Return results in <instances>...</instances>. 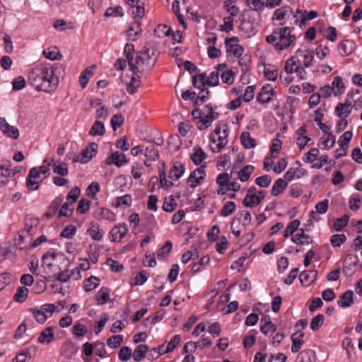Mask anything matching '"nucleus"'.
I'll return each instance as SVG.
<instances>
[{
    "label": "nucleus",
    "mask_w": 362,
    "mask_h": 362,
    "mask_svg": "<svg viewBox=\"0 0 362 362\" xmlns=\"http://www.w3.org/2000/svg\"><path fill=\"white\" fill-rule=\"evenodd\" d=\"M64 74V68L60 64L39 65L28 74V81L38 91L52 92L59 83V78Z\"/></svg>",
    "instance_id": "nucleus-1"
},
{
    "label": "nucleus",
    "mask_w": 362,
    "mask_h": 362,
    "mask_svg": "<svg viewBox=\"0 0 362 362\" xmlns=\"http://www.w3.org/2000/svg\"><path fill=\"white\" fill-rule=\"evenodd\" d=\"M296 40V37L291 34V29L288 26L274 28L272 34L266 37V42L278 51L287 49Z\"/></svg>",
    "instance_id": "nucleus-2"
},
{
    "label": "nucleus",
    "mask_w": 362,
    "mask_h": 362,
    "mask_svg": "<svg viewBox=\"0 0 362 362\" xmlns=\"http://www.w3.org/2000/svg\"><path fill=\"white\" fill-rule=\"evenodd\" d=\"M206 112L198 122V129L199 130H204L211 126L212 122L217 119L219 113L214 112L213 107L210 105H206L205 107Z\"/></svg>",
    "instance_id": "nucleus-3"
},
{
    "label": "nucleus",
    "mask_w": 362,
    "mask_h": 362,
    "mask_svg": "<svg viewBox=\"0 0 362 362\" xmlns=\"http://www.w3.org/2000/svg\"><path fill=\"white\" fill-rule=\"evenodd\" d=\"M98 144L90 143L83 149L80 154H75L73 157V162H78L81 163H86L90 160L96 154Z\"/></svg>",
    "instance_id": "nucleus-4"
},
{
    "label": "nucleus",
    "mask_w": 362,
    "mask_h": 362,
    "mask_svg": "<svg viewBox=\"0 0 362 362\" xmlns=\"http://www.w3.org/2000/svg\"><path fill=\"white\" fill-rule=\"evenodd\" d=\"M239 39L238 37H232L225 40L226 52L228 54H233L237 58H240L243 52L244 48L238 44Z\"/></svg>",
    "instance_id": "nucleus-5"
},
{
    "label": "nucleus",
    "mask_w": 362,
    "mask_h": 362,
    "mask_svg": "<svg viewBox=\"0 0 362 362\" xmlns=\"http://www.w3.org/2000/svg\"><path fill=\"white\" fill-rule=\"evenodd\" d=\"M141 52L144 57L146 66L148 69H151L157 61L154 46L151 44H148L143 47Z\"/></svg>",
    "instance_id": "nucleus-6"
},
{
    "label": "nucleus",
    "mask_w": 362,
    "mask_h": 362,
    "mask_svg": "<svg viewBox=\"0 0 362 362\" xmlns=\"http://www.w3.org/2000/svg\"><path fill=\"white\" fill-rule=\"evenodd\" d=\"M291 16L294 18H297V15L293 13L290 6H284L274 11L272 20L279 21V25H284L285 24L284 20L290 18Z\"/></svg>",
    "instance_id": "nucleus-7"
},
{
    "label": "nucleus",
    "mask_w": 362,
    "mask_h": 362,
    "mask_svg": "<svg viewBox=\"0 0 362 362\" xmlns=\"http://www.w3.org/2000/svg\"><path fill=\"white\" fill-rule=\"evenodd\" d=\"M228 136V132L227 129H224L221 134L219 135H216V136L213 134L210 136V141L212 143H216L218 141V143L216 144V148L214 147H211V150L213 152H220L222 148H223L227 144V137Z\"/></svg>",
    "instance_id": "nucleus-8"
},
{
    "label": "nucleus",
    "mask_w": 362,
    "mask_h": 362,
    "mask_svg": "<svg viewBox=\"0 0 362 362\" xmlns=\"http://www.w3.org/2000/svg\"><path fill=\"white\" fill-rule=\"evenodd\" d=\"M297 13L299 14L300 19L296 18L294 21V23L298 25L300 28L305 27L306 22L308 20H313L315 18L318 13L315 11H310L308 13L305 10L297 9Z\"/></svg>",
    "instance_id": "nucleus-9"
},
{
    "label": "nucleus",
    "mask_w": 362,
    "mask_h": 362,
    "mask_svg": "<svg viewBox=\"0 0 362 362\" xmlns=\"http://www.w3.org/2000/svg\"><path fill=\"white\" fill-rule=\"evenodd\" d=\"M128 227L126 223H120L115 226L110 232L111 240L113 242H120L122 239L127 235Z\"/></svg>",
    "instance_id": "nucleus-10"
},
{
    "label": "nucleus",
    "mask_w": 362,
    "mask_h": 362,
    "mask_svg": "<svg viewBox=\"0 0 362 362\" xmlns=\"http://www.w3.org/2000/svg\"><path fill=\"white\" fill-rule=\"evenodd\" d=\"M205 175L204 166L199 168L191 173L187 181V184L190 187L195 188L200 184V181L204 179Z\"/></svg>",
    "instance_id": "nucleus-11"
},
{
    "label": "nucleus",
    "mask_w": 362,
    "mask_h": 362,
    "mask_svg": "<svg viewBox=\"0 0 362 362\" xmlns=\"http://www.w3.org/2000/svg\"><path fill=\"white\" fill-rule=\"evenodd\" d=\"M0 129L4 134L13 139H16L19 136L18 129L10 125L4 117H0Z\"/></svg>",
    "instance_id": "nucleus-12"
},
{
    "label": "nucleus",
    "mask_w": 362,
    "mask_h": 362,
    "mask_svg": "<svg viewBox=\"0 0 362 362\" xmlns=\"http://www.w3.org/2000/svg\"><path fill=\"white\" fill-rule=\"evenodd\" d=\"M273 95V88L269 84H267L264 86L257 93V100L261 104L268 103L272 100Z\"/></svg>",
    "instance_id": "nucleus-13"
},
{
    "label": "nucleus",
    "mask_w": 362,
    "mask_h": 362,
    "mask_svg": "<svg viewBox=\"0 0 362 362\" xmlns=\"http://www.w3.org/2000/svg\"><path fill=\"white\" fill-rule=\"evenodd\" d=\"M57 257L64 262H68V259L63 254L48 251L45 252L42 257V264L46 265L49 269H51L53 267V261L55 260Z\"/></svg>",
    "instance_id": "nucleus-14"
},
{
    "label": "nucleus",
    "mask_w": 362,
    "mask_h": 362,
    "mask_svg": "<svg viewBox=\"0 0 362 362\" xmlns=\"http://www.w3.org/2000/svg\"><path fill=\"white\" fill-rule=\"evenodd\" d=\"M129 162V159L127 158L124 153H119V152L112 153L105 160L107 165L115 164L117 167H121L125 163Z\"/></svg>",
    "instance_id": "nucleus-15"
},
{
    "label": "nucleus",
    "mask_w": 362,
    "mask_h": 362,
    "mask_svg": "<svg viewBox=\"0 0 362 362\" xmlns=\"http://www.w3.org/2000/svg\"><path fill=\"white\" fill-rule=\"evenodd\" d=\"M192 84L196 88L199 89L202 92L205 91V86L208 85V77L206 73L196 74L192 77Z\"/></svg>",
    "instance_id": "nucleus-16"
},
{
    "label": "nucleus",
    "mask_w": 362,
    "mask_h": 362,
    "mask_svg": "<svg viewBox=\"0 0 362 362\" xmlns=\"http://www.w3.org/2000/svg\"><path fill=\"white\" fill-rule=\"evenodd\" d=\"M291 241L298 245H308L312 242L310 236L305 233L303 228L298 229V233L292 236Z\"/></svg>",
    "instance_id": "nucleus-17"
},
{
    "label": "nucleus",
    "mask_w": 362,
    "mask_h": 362,
    "mask_svg": "<svg viewBox=\"0 0 362 362\" xmlns=\"http://www.w3.org/2000/svg\"><path fill=\"white\" fill-rule=\"evenodd\" d=\"M296 56H300L303 57V66L304 67H310L313 64L314 61V52L311 49H306L305 51L298 49Z\"/></svg>",
    "instance_id": "nucleus-18"
},
{
    "label": "nucleus",
    "mask_w": 362,
    "mask_h": 362,
    "mask_svg": "<svg viewBox=\"0 0 362 362\" xmlns=\"http://www.w3.org/2000/svg\"><path fill=\"white\" fill-rule=\"evenodd\" d=\"M358 263V257L356 255H348L344 261L343 272L345 275L349 274V271L356 267Z\"/></svg>",
    "instance_id": "nucleus-19"
},
{
    "label": "nucleus",
    "mask_w": 362,
    "mask_h": 362,
    "mask_svg": "<svg viewBox=\"0 0 362 362\" xmlns=\"http://www.w3.org/2000/svg\"><path fill=\"white\" fill-rule=\"evenodd\" d=\"M337 303L342 308L351 306L354 303V292L351 290H347L339 296Z\"/></svg>",
    "instance_id": "nucleus-20"
},
{
    "label": "nucleus",
    "mask_w": 362,
    "mask_h": 362,
    "mask_svg": "<svg viewBox=\"0 0 362 362\" xmlns=\"http://www.w3.org/2000/svg\"><path fill=\"white\" fill-rule=\"evenodd\" d=\"M54 338L52 327H46L37 338V341L43 344H50Z\"/></svg>",
    "instance_id": "nucleus-21"
},
{
    "label": "nucleus",
    "mask_w": 362,
    "mask_h": 362,
    "mask_svg": "<svg viewBox=\"0 0 362 362\" xmlns=\"http://www.w3.org/2000/svg\"><path fill=\"white\" fill-rule=\"evenodd\" d=\"M206 158V153L201 147L196 146L193 148V153L190 155V158L195 165H199Z\"/></svg>",
    "instance_id": "nucleus-22"
},
{
    "label": "nucleus",
    "mask_w": 362,
    "mask_h": 362,
    "mask_svg": "<svg viewBox=\"0 0 362 362\" xmlns=\"http://www.w3.org/2000/svg\"><path fill=\"white\" fill-rule=\"evenodd\" d=\"M264 196H257L256 194H247L243 204L246 207H254L259 205L264 199Z\"/></svg>",
    "instance_id": "nucleus-23"
},
{
    "label": "nucleus",
    "mask_w": 362,
    "mask_h": 362,
    "mask_svg": "<svg viewBox=\"0 0 362 362\" xmlns=\"http://www.w3.org/2000/svg\"><path fill=\"white\" fill-rule=\"evenodd\" d=\"M304 337V333L302 332H296L291 335V351L293 353H297L301 348V346L304 344V341L302 338Z\"/></svg>",
    "instance_id": "nucleus-24"
},
{
    "label": "nucleus",
    "mask_w": 362,
    "mask_h": 362,
    "mask_svg": "<svg viewBox=\"0 0 362 362\" xmlns=\"http://www.w3.org/2000/svg\"><path fill=\"white\" fill-rule=\"evenodd\" d=\"M317 273L315 270H308L300 273L299 279L305 286L310 285L317 278Z\"/></svg>",
    "instance_id": "nucleus-25"
},
{
    "label": "nucleus",
    "mask_w": 362,
    "mask_h": 362,
    "mask_svg": "<svg viewBox=\"0 0 362 362\" xmlns=\"http://www.w3.org/2000/svg\"><path fill=\"white\" fill-rule=\"evenodd\" d=\"M354 50V42L352 40H346L340 42L338 45V52L340 55L344 57L352 53Z\"/></svg>",
    "instance_id": "nucleus-26"
},
{
    "label": "nucleus",
    "mask_w": 362,
    "mask_h": 362,
    "mask_svg": "<svg viewBox=\"0 0 362 362\" xmlns=\"http://www.w3.org/2000/svg\"><path fill=\"white\" fill-rule=\"evenodd\" d=\"M141 24L140 22L136 20L129 26V29L127 31V36L129 39L132 40H136L137 37L141 33Z\"/></svg>",
    "instance_id": "nucleus-27"
},
{
    "label": "nucleus",
    "mask_w": 362,
    "mask_h": 362,
    "mask_svg": "<svg viewBox=\"0 0 362 362\" xmlns=\"http://www.w3.org/2000/svg\"><path fill=\"white\" fill-rule=\"evenodd\" d=\"M87 233L95 241H100L103 237L104 232L97 223H91L90 227L87 230Z\"/></svg>",
    "instance_id": "nucleus-28"
},
{
    "label": "nucleus",
    "mask_w": 362,
    "mask_h": 362,
    "mask_svg": "<svg viewBox=\"0 0 362 362\" xmlns=\"http://www.w3.org/2000/svg\"><path fill=\"white\" fill-rule=\"evenodd\" d=\"M288 182L282 178L277 179L272 187L271 193L273 196L277 197L281 194L287 187Z\"/></svg>",
    "instance_id": "nucleus-29"
},
{
    "label": "nucleus",
    "mask_w": 362,
    "mask_h": 362,
    "mask_svg": "<svg viewBox=\"0 0 362 362\" xmlns=\"http://www.w3.org/2000/svg\"><path fill=\"white\" fill-rule=\"evenodd\" d=\"M185 170L184 165L175 163L169 172V177L173 180H178L183 175Z\"/></svg>",
    "instance_id": "nucleus-30"
},
{
    "label": "nucleus",
    "mask_w": 362,
    "mask_h": 362,
    "mask_svg": "<svg viewBox=\"0 0 362 362\" xmlns=\"http://www.w3.org/2000/svg\"><path fill=\"white\" fill-rule=\"evenodd\" d=\"M148 351V346L146 344H140L138 345L132 354V356L134 360L136 362H139L143 360L145 356L146 352Z\"/></svg>",
    "instance_id": "nucleus-31"
},
{
    "label": "nucleus",
    "mask_w": 362,
    "mask_h": 362,
    "mask_svg": "<svg viewBox=\"0 0 362 362\" xmlns=\"http://www.w3.org/2000/svg\"><path fill=\"white\" fill-rule=\"evenodd\" d=\"M242 145L245 148H252L256 146V141L252 138L248 132H243L240 137Z\"/></svg>",
    "instance_id": "nucleus-32"
},
{
    "label": "nucleus",
    "mask_w": 362,
    "mask_h": 362,
    "mask_svg": "<svg viewBox=\"0 0 362 362\" xmlns=\"http://www.w3.org/2000/svg\"><path fill=\"white\" fill-rule=\"evenodd\" d=\"M74 273V270L69 271V269H66L61 272L50 276V278L52 280H56L62 283H66L71 279Z\"/></svg>",
    "instance_id": "nucleus-33"
},
{
    "label": "nucleus",
    "mask_w": 362,
    "mask_h": 362,
    "mask_svg": "<svg viewBox=\"0 0 362 362\" xmlns=\"http://www.w3.org/2000/svg\"><path fill=\"white\" fill-rule=\"evenodd\" d=\"M298 362H315V353L312 349H306L302 351L298 356Z\"/></svg>",
    "instance_id": "nucleus-34"
},
{
    "label": "nucleus",
    "mask_w": 362,
    "mask_h": 362,
    "mask_svg": "<svg viewBox=\"0 0 362 362\" xmlns=\"http://www.w3.org/2000/svg\"><path fill=\"white\" fill-rule=\"evenodd\" d=\"M332 86L333 93L335 96L339 95L344 92V83L341 76H336L332 83Z\"/></svg>",
    "instance_id": "nucleus-35"
},
{
    "label": "nucleus",
    "mask_w": 362,
    "mask_h": 362,
    "mask_svg": "<svg viewBox=\"0 0 362 362\" xmlns=\"http://www.w3.org/2000/svg\"><path fill=\"white\" fill-rule=\"evenodd\" d=\"M322 118H323V112H322L321 109L319 108L317 110H315V121L317 122L320 129L325 134H328V132H329L331 129V127L327 126L325 124H324V121H322Z\"/></svg>",
    "instance_id": "nucleus-36"
},
{
    "label": "nucleus",
    "mask_w": 362,
    "mask_h": 362,
    "mask_svg": "<svg viewBox=\"0 0 362 362\" xmlns=\"http://www.w3.org/2000/svg\"><path fill=\"white\" fill-rule=\"evenodd\" d=\"M53 172L60 176H66L69 173L68 166L66 163L58 160L54 163L52 166Z\"/></svg>",
    "instance_id": "nucleus-37"
},
{
    "label": "nucleus",
    "mask_w": 362,
    "mask_h": 362,
    "mask_svg": "<svg viewBox=\"0 0 362 362\" xmlns=\"http://www.w3.org/2000/svg\"><path fill=\"white\" fill-rule=\"evenodd\" d=\"M98 305H103L107 303L110 298V289L107 287H102L95 295Z\"/></svg>",
    "instance_id": "nucleus-38"
},
{
    "label": "nucleus",
    "mask_w": 362,
    "mask_h": 362,
    "mask_svg": "<svg viewBox=\"0 0 362 362\" xmlns=\"http://www.w3.org/2000/svg\"><path fill=\"white\" fill-rule=\"evenodd\" d=\"M105 132V125L100 121H95L92 125L89 134L91 136H103Z\"/></svg>",
    "instance_id": "nucleus-39"
},
{
    "label": "nucleus",
    "mask_w": 362,
    "mask_h": 362,
    "mask_svg": "<svg viewBox=\"0 0 362 362\" xmlns=\"http://www.w3.org/2000/svg\"><path fill=\"white\" fill-rule=\"evenodd\" d=\"M299 59L297 56H293L286 60L284 66V70L286 74H292L295 72V68L298 66Z\"/></svg>",
    "instance_id": "nucleus-40"
},
{
    "label": "nucleus",
    "mask_w": 362,
    "mask_h": 362,
    "mask_svg": "<svg viewBox=\"0 0 362 362\" xmlns=\"http://www.w3.org/2000/svg\"><path fill=\"white\" fill-rule=\"evenodd\" d=\"M28 292L29 291L25 286L18 287L13 296V300L18 303H23L28 297Z\"/></svg>",
    "instance_id": "nucleus-41"
},
{
    "label": "nucleus",
    "mask_w": 362,
    "mask_h": 362,
    "mask_svg": "<svg viewBox=\"0 0 362 362\" xmlns=\"http://www.w3.org/2000/svg\"><path fill=\"white\" fill-rule=\"evenodd\" d=\"M11 175V170L5 168L4 165H0V187H4L8 182L9 177Z\"/></svg>",
    "instance_id": "nucleus-42"
},
{
    "label": "nucleus",
    "mask_w": 362,
    "mask_h": 362,
    "mask_svg": "<svg viewBox=\"0 0 362 362\" xmlns=\"http://www.w3.org/2000/svg\"><path fill=\"white\" fill-rule=\"evenodd\" d=\"M254 166L252 165L244 166L238 173L240 180L241 182H246L248 180L254 170Z\"/></svg>",
    "instance_id": "nucleus-43"
},
{
    "label": "nucleus",
    "mask_w": 362,
    "mask_h": 362,
    "mask_svg": "<svg viewBox=\"0 0 362 362\" xmlns=\"http://www.w3.org/2000/svg\"><path fill=\"white\" fill-rule=\"evenodd\" d=\"M140 86V76H133L131 78V80L127 86V91L129 94H134L137 91L138 87Z\"/></svg>",
    "instance_id": "nucleus-44"
},
{
    "label": "nucleus",
    "mask_w": 362,
    "mask_h": 362,
    "mask_svg": "<svg viewBox=\"0 0 362 362\" xmlns=\"http://www.w3.org/2000/svg\"><path fill=\"white\" fill-rule=\"evenodd\" d=\"M100 280L95 276H91L84 281L83 288L86 291H90L99 285Z\"/></svg>",
    "instance_id": "nucleus-45"
},
{
    "label": "nucleus",
    "mask_w": 362,
    "mask_h": 362,
    "mask_svg": "<svg viewBox=\"0 0 362 362\" xmlns=\"http://www.w3.org/2000/svg\"><path fill=\"white\" fill-rule=\"evenodd\" d=\"M173 33V30L170 27H168L166 25H159L154 29V34L158 37H162L163 36H170Z\"/></svg>",
    "instance_id": "nucleus-46"
},
{
    "label": "nucleus",
    "mask_w": 362,
    "mask_h": 362,
    "mask_svg": "<svg viewBox=\"0 0 362 362\" xmlns=\"http://www.w3.org/2000/svg\"><path fill=\"white\" fill-rule=\"evenodd\" d=\"M349 216L346 214L340 218H337L333 224L334 229L336 231L341 230L349 223Z\"/></svg>",
    "instance_id": "nucleus-47"
},
{
    "label": "nucleus",
    "mask_w": 362,
    "mask_h": 362,
    "mask_svg": "<svg viewBox=\"0 0 362 362\" xmlns=\"http://www.w3.org/2000/svg\"><path fill=\"white\" fill-rule=\"evenodd\" d=\"M29 311L32 313L36 321L40 324L45 323L48 318V315L45 314L41 308H30Z\"/></svg>",
    "instance_id": "nucleus-48"
},
{
    "label": "nucleus",
    "mask_w": 362,
    "mask_h": 362,
    "mask_svg": "<svg viewBox=\"0 0 362 362\" xmlns=\"http://www.w3.org/2000/svg\"><path fill=\"white\" fill-rule=\"evenodd\" d=\"M123 343V337L120 334L112 335L107 340V345L111 349H116Z\"/></svg>",
    "instance_id": "nucleus-49"
},
{
    "label": "nucleus",
    "mask_w": 362,
    "mask_h": 362,
    "mask_svg": "<svg viewBox=\"0 0 362 362\" xmlns=\"http://www.w3.org/2000/svg\"><path fill=\"white\" fill-rule=\"evenodd\" d=\"M177 206V203L173 195H170L168 198L164 199L163 204V209L165 212H172Z\"/></svg>",
    "instance_id": "nucleus-50"
},
{
    "label": "nucleus",
    "mask_w": 362,
    "mask_h": 362,
    "mask_svg": "<svg viewBox=\"0 0 362 362\" xmlns=\"http://www.w3.org/2000/svg\"><path fill=\"white\" fill-rule=\"evenodd\" d=\"M300 223L298 219L292 221L286 228L284 232V237L288 238V236L293 235L298 229Z\"/></svg>",
    "instance_id": "nucleus-51"
},
{
    "label": "nucleus",
    "mask_w": 362,
    "mask_h": 362,
    "mask_svg": "<svg viewBox=\"0 0 362 362\" xmlns=\"http://www.w3.org/2000/svg\"><path fill=\"white\" fill-rule=\"evenodd\" d=\"M87 327L80 322H76L72 327V333L76 337H83L87 333Z\"/></svg>",
    "instance_id": "nucleus-52"
},
{
    "label": "nucleus",
    "mask_w": 362,
    "mask_h": 362,
    "mask_svg": "<svg viewBox=\"0 0 362 362\" xmlns=\"http://www.w3.org/2000/svg\"><path fill=\"white\" fill-rule=\"evenodd\" d=\"M269 67H265L264 70V76L269 81H274L278 77V69L274 66L269 65Z\"/></svg>",
    "instance_id": "nucleus-53"
},
{
    "label": "nucleus",
    "mask_w": 362,
    "mask_h": 362,
    "mask_svg": "<svg viewBox=\"0 0 362 362\" xmlns=\"http://www.w3.org/2000/svg\"><path fill=\"white\" fill-rule=\"evenodd\" d=\"M28 358H31L30 348H25L24 349H22L13 358L12 362H25Z\"/></svg>",
    "instance_id": "nucleus-54"
},
{
    "label": "nucleus",
    "mask_w": 362,
    "mask_h": 362,
    "mask_svg": "<svg viewBox=\"0 0 362 362\" xmlns=\"http://www.w3.org/2000/svg\"><path fill=\"white\" fill-rule=\"evenodd\" d=\"M124 122V117L122 114H115L111 118V126L114 131L120 127Z\"/></svg>",
    "instance_id": "nucleus-55"
},
{
    "label": "nucleus",
    "mask_w": 362,
    "mask_h": 362,
    "mask_svg": "<svg viewBox=\"0 0 362 362\" xmlns=\"http://www.w3.org/2000/svg\"><path fill=\"white\" fill-rule=\"evenodd\" d=\"M104 16L105 17H122L124 16L123 9L121 6L108 8Z\"/></svg>",
    "instance_id": "nucleus-56"
},
{
    "label": "nucleus",
    "mask_w": 362,
    "mask_h": 362,
    "mask_svg": "<svg viewBox=\"0 0 362 362\" xmlns=\"http://www.w3.org/2000/svg\"><path fill=\"white\" fill-rule=\"evenodd\" d=\"M98 218L105 219L108 221H115V215L109 209L101 208L100 212L97 215Z\"/></svg>",
    "instance_id": "nucleus-57"
},
{
    "label": "nucleus",
    "mask_w": 362,
    "mask_h": 362,
    "mask_svg": "<svg viewBox=\"0 0 362 362\" xmlns=\"http://www.w3.org/2000/svg\"><path fill=\"white\" fill-rule=\"evenodd\" d=\"M325 317L322 314H318L315 316L310 322V328L313 331H317L323 325Z\"/></svg>",
    "instance_id": "nucleus-58"
},
{
    "label": "nucleus",
    "mask_w": 362,
    "mask_h": 362,
    "mask_svg": "<svg viewBox=\"0 0 362 362\" xmlns=\"http://www.w3.org/2000/svg\"><path fill=\"white\" fill-rule=\"evenodd\" d=\"M346 240L344 234H334L331 236L330 243L334 247H340Z\"/></svg>",
    "instance_id": "nucleus-59"
},
{
    "label": "nucleus",
    "mask_w": 362,
    "mask_h": 362,
    "mask_svg": "<svg viewBox=\"0 0 362 362\" xmlns=\"http://www.w3.org/2000/svg\"><path fill=\"white\" fill-rule=\"evenodd\" d=\"M235 209V204L233 202H227L222 207L220 214L222 216H228L233 214Z\"/></svg>",
    "instance_id": "nucleus-60"
},
{
    "label": "nucleus",
    "mask_w": 362,
    "mask_h": 362,
    "mask_svg": "<svg viewBox=\"0 0 362 362\" xmlns=\"http://www.w3.org/2000/svg\"><path fill=\"white\" fill-rule=\"evenodd\" d=\"M132 356V349L129 346H123L118 353L119 359L122 361H127Z\"/></svg>",
    "instance_id": "nucleus-61"
},
{
    "label": "nucleus",
    "mask_w": 362,
    "mask_h": 362,
    "mask_svg": "<svg viewBox=\"0 0 362 362\" xmlns=\"http://www.w3.org/2000/svg\"><path fill=\"white\" fill-rule=\"evenodd\" d=\"M145 156L148 158V160L154 161L158 158L159 153L155 146L151 145L146 148Z\"/></svg>",
    "instance_id": "nucleus-62"
},
{
    "label": "nucleus",
    "mask_w": 362,
    "mask_h": 362,
    "mask_svg": "<svg viewBox=\"0 0 362 362\" xmlns=\"http://www.w3.org/2000/svg\"><path fill=\"white\" fill-rule=\"evenodd\" d=\"M247 6L255 11H260L265 7V3L261 1V0H247Z\"/></svg>",
    "instance_id": "nucleus-63"
},
{
    "label": "nucleus",
    "mask_w": 362,
    "mask_h": 362,
    "mask_svg": "<svg viewBox=\"0 0 362 362\" xmlns=\"http://www.w3.org/2000/svg\"><path fill=\"white\" fill-rule=\"evenodd\" d=\"M132 202V196L130 194H125L122 197H118L116 199L115 206L119 207L122 205L130 206Z\"/></svg>",
    "instance_id": "nucleus-64"
}]
</instances>
